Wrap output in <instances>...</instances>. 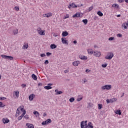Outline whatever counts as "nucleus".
I'll list each match as a JSON object with an SVG mask.
<instances>
[{"label":"nucleus","mask_w":128,"mask_h":128,"mask_svg":"<svg viewBox=\"0 0 128 128\" xmlns=\"http://www.w3.org/2000/svg\"><path fill=\"white\" fill-rule=\"evenodd\" d=\"M93 9H94V6H91L90 7L88 8V12H90V11L92 10Z\"/></svg>","instance_id":"obj_40"},{"label":"nucleus","mask_w":128,"mask_h":128,"mask_svg":"<svg viewBox=\"0 0 128 128\" xmlns=\"http://www.w3.org/2000/svg\"><path fill=\"white\" fill-rule=\"evenodd\" d=\"M22 110V106H20V108H18L16 112V115L20 116V110Z\"/></svg>","instance_id":"obj_27"},{"label":"nucleus","mask_w":128,"mask_h":128,"mask_svg":"<svg viewBox=\"0 0 128 128\" xmlns=\"http://www.w3.org/2000/svg\"><path fill=\"white\" fill-rule=\"evenodd\" d=\"M88 128H94L92 123L89 122L88 124Z\"/></svg>","instance_id":"obj_23"},{"label":"nucleus","mask_w":128,"mask_h":128,"mask_svg":"<svg viewBox=\"0 0 128 128\" xmlns=\"http://www.w3.org/2000/svg\"><path fill=\"white\" fill-rule=\"evenodd\" d=\"M34 114L36 116V118H38V116H40V113L38 112V111H34L33 112Z\"/></svg>","instance_id":"obj_28"},{"label":"nucleus","mask_w":128,"mask_h":128,"mask_svg":"<svg viewBox=\"0 0 128 128\" xmlns=\"http://www.w3.org/2000/svg\"><path fill=\"white\" fill-rule=\"evenodd\" d=\"M24 118H26V120H28V115H26L25 116H24Z\"/></svg>","instance_id":"obj_52"},{"label":"nucleus","mask_w":128,"mask_h":128,"mask_svg":"<svg viewBox=\"0 0 128 128\" xmlns=\"http://www.w3.org/2000/svg\"><path fill=\"white\" fill-rule=\"evenodd\" d=\"M80 64V62L79 60L74 61L72 62V64L74 66H78Z\"/></svg>","instance_id":"obj_14"},{"label":"nucleus","mask_w":128,"mask_h":128,"mask_svg":"<svg viewBox=\"0 0 128 128\" xmlns=\"http://www.w3.org/2000/svg\"><path fill=\"white\" fill-rule=\"evenodd\" d=\"M35 96H36V95H34V94H31L28 97L29 100L30 101L32 100L34 98Z\"/></svg>","instance_id":"obj_16"},{"label":"nucleus","mask_w":128,"mask_h":128,"mask_svg":"<svg viewBox=\"0 0 128 128\" xmlns=\"http://www.w3.org/2000/svg\"><path fill=\"white\" fill-rule=\"evenodd\" d=\"M43 116H46V112H44V114H43Z\"/></svg>","instance_id":"obj_61"},{"label":"nucleus","mask_w":128,"mask_h":128,"mask_svg":"<svg viewBox=\"0 0 128 128\" xmlns=\"http://www.w3.org/2000/svg\"><path fill=\"white\" fill-rule=\"evenodd\" d=\"M52 122V120L48 119L42 122V126H46V124H50Z\"/></svg>","instance_id":"obj_7"},{"label":"nucleus","mask_w":128,"mask_h":128,"mask_svg":"<svg viewBox=\"0 0 128 128\" xmlns=\"http://www.w3.org/2000/svg\"><path fill=\"white\" fill-rule=\"evenodd\" d=\"M44 88H45V90H52V87L50 86H45Z\"/></svg>","instance_id":"obj_34"},{"label":"nucleus","mask_w":128,"mask_h":128,"mask_svg":"<svg viewBox=\"0 0 128 128\" xmlns=\"http://www.w3.org/2000/svg\"><path fill=\"white\" fill-rule=\"evenodd\" d=\"M26 126H27V127L28 128H34V125L32 124H28V123H27L26 124Z\"/></svg>","instance_id":"obj_20"},{"label":"nucleus","mask_w":128,"mask_h":128,"mask_svg":"<svg viewBox=\"0 0 128 128\" xmlns=\"http://www.w3.org/2000/svg\"><path fill=\"white\" fill-rule=\"evenodd\" d=\"M118 2L120 3L124 2V0H118Z\"/></svg>","instance_id":"obj_57"},{"label":"nucleus","mask_w":128,"mask_h":128,"mask_svg":"<svg viewBox=\"0 0 128 128\" xmlns=\"http://www.w3.org/2000/svg\"><path fill=\"white\" fill-rule=\"evenodd\" d=\"M20 94V92L18 90L14 91V96H15V98H18Z\"/></svg>","instance_id":"obj_9"},{"label":"nucleus","mask_w":128,"mask_h":128,"mask_svg":"<svg viewBox=\"0 0 128 128\" xmlns=\"http://www.w3.org/2000/svg\"><path fill=\"white\" fill-rule=\"evenodd\" d=\"M82 82L84 84H86V82H88V80L84 78L82 80Z\"/></svg>","instance_id":"obj_49"},{"label":"nucleus","mask_w":128,"mask_h":128,"mask_svg":"<svg viewBox=\"0 0 128 128\" xmlns=\"http://www.w3.org/2000/svg\"><path fill=\"white\" fill-rule=\"evenodd\" d=\"M88 106H90V108H92V106H94V104H92V103H88Z\"/></svg>","instance_id":"obj_47"},{"label":"nucleus","mask_w":128,"mask_h":128,"mask_svg":"<svg viewBox=\"0 0 128 128\" xmlns=\"http://www.w3.org/2000/svg\"><path fill=\"white\" fill-rule=\"evenodd\" d=\"M116 36L118 38H122V35L121 34H116Z\"/></svg>","instance_id":"obj_46"},{"label":"nucleus","mask_w":128,"mask_h":128,"mask_svg":"<svg viewBox=\"0 0 128 128\" xmlns=\"http://www.w3.org/2000/svg\"><path fill=\"white\" fill-rule=\"evenodd\" d=\"M80 126L81 128H88V124H84L82 123H80Z\"/></svg>","instance_id":"obj_25"},{"label":"nucleus","mask_w":128,"mask_h":128,"mask_svg":"<svg viewBox=\"0 0 128 128\" xmlns=\"http://www.w3.org/2000/svg\"><path fill=\"white\" fill-rule=\"evenodd\" d=\"M14 10H16V12H18V10H20V8L18 6H15Z\"/></svg>","instance_id":"obj_39"},{"label":"nucleus","mask_w":128,"mask_h":128,"mask_svg":"<svg viewBox=\"0 0 128 128\" xmlns=\"http://www.w3.org/2000/svg\"><path fill=\"white\" fill-rule=\"evenodd\" d=\"M20 110L22 112H23L22 114V116H24V114H26V110H24V107L20 109Z\"/></svg>","instance_id":"obj_18"},{"label":"nucleus","mask_w":128,"mask_h":128,"mask_svg":"<svg viewBox=\"0 0 128 128\" xmlns=\"http://www.w3.org/2000/svg\"><path fill=\"white\" fill-rule=\"evenodd\" d=\"M70 18V15L68 14H66L64 17V20H66V18Z\"/></svg>","instance_id":"obj_36"},{"label":"nucleus","mask_w":128,"mask_h":128,"mask_svg":"<svg viewBox=\"0 0 128 128\" xmlns=\"http://www.w3.org/2000/svg\"><path fill=\"white\" fill-rule=\"evenodd\" d=\"M0 108H4V104L2 102H0Z\"/></svg>","instance_id":"obj_41"},{"label":"nucleus","mask_w":128,"mask_h":128,"mask_svg":"<svg viewBox=\"0 0 128 128\" xmlns=\"http://www.w3.org/2000/svg\"><path fill=\"white\" fill-rule=\"evenodd\" d=\"M46 56H52V53H50V52H46Z\"/></svg>","instance_id":"obj_51"},{"label":"nucleus","mask_w":128,"mask_h":128,"mask_svg":"<svg viewBox=\"0 0 128 128\" xmlns=\"http://www.w3.org/2000/svg\"><path fill=\"white\" fill-rule=\"evenodd\" d=\"M12 34L14 36L18 34V30L14 29L12 31Z\"/></svg>","instance_id":"obj_19"},{"label":"nucleus","mask_w":128,"mask_h":128,"mask_svg":"<svg viewBox=\"0 0 128 128\" xmlns=\"http://www.w3.org/2000/svg\"><path fill=\"white\" fill-rule=\"evenodd\" d=\"M78 8V6H76V4L74 3H72L70 4V5L68 6V8L69 10H70V8Z\"/></svg>","instance_id":"obj_8"},{"label":"nucleus","mask_w":128,"mask_h":128,"mask_svg":"<svg viewBox=\"0 0 128 128\" xmlns=\"http://www.w3.org/2000/svg\"><path fill=\"white\" fill-rule=\"evenodd\" d=\"M82 100V97H78V98H77V102H80V100Z\"/></svg>","instance_id":"obj_45"},{"label":"nucleus","mask_w":128,"mask_h":128,"mask_svg":"<svg viewBox=\"0 0 128 128\" xmlns=\"http://www.w3.org/2000/svg\"><path fill=\"white\" fill-rule=\"evenodd\" d=\"M120 14H118V15H117V17H118V18H120Z\"/></svg>","instance_id":"obj_63"},{"label":"nucleus","mask_w":128,"mask_h":128,"mask_svg":"<svg viewBox=\"0 0 128 128\" xmlns=\"http://www.w3.org/2000/svg\"><path fill=\"white\" fill-rule=\"evenodd\" d=\"M94 20H98V17L97 16H96L94 18Z\"/></svg>","instance_id":"obj_62"},{"label":"nucleus","mask_w":128,"mask_h":128,"mask_svg":"<svg viewBox=\"0 0 128 128\" xmlns=\"http://www.w3.org/2000/svg\"><path fill=\"white\" fill-rule=\"evenodd\" d=\"M62 42L63 44H68V40H66V38H61Z\"/></svg>","instance_id":"obj_6"},{"label":"nucleus","mask_w":128,"mask_h":128,"mask_svg":"<svg viewBox=\"0 0 128 128\" xmlns=\"http://www.w3.org/2000/svg\"><path fill=\"white\" fill-rule=\"evenodd\" d=\"M112 6L114 8H116V10H120V5L118 4H112Z\"/></svg>","instance_id":"obj_12"},{"label":"nucleus","mask_w":128,"mask_h":128,"mask_svg":"<svg viewBox=\"0 0 128 128\" xmlns=\"http://www.w3.org/2000/svg\"><path fill=\"white\" fill-rule=\"evenodd\" d=\"M102 68H106L108 66V64H102Z\"/></svg>","instance_id":"obj_42"},{"label":"nucleus","mask_w":128,"mask_h":128,"mask_svg":"<svg viewBox=\"0 0 128 128\" xmlns=\"http://www.w3.org/2000/svg\"><path fill=\"white\" fill-rule=\"evenodd\" d=\"M115 114H119V116H120V114H122V112L120 111V110H116L115 112Z\"/></svg>","instance_id":"obj_30"},{"label":"nucleus","mask_w":128,"mask_h":128,"mask_svg":"<svg viewBox=\"0 0 128 128\" xmlns=\"http://www.w3.org/2000/svg\"><path fill=\"white\" fill-rule=\"evenodd\" d=\"M79 58L81 59L82 60H88V56L84 55H80Z\"/></svg>","instance_id":"obj_11"},{"label":"nucleus","mask_w":128,"mask_h":128,"mask_svg":"<svg viewBox=\"0 0 128 128\" xmlns=\"http://www.w3.org/2000/svg\"><path fill=\"white\" fill-rule=\"evenodd\" d=\"M23 48L24 50H28V44L26 42L24 43L23 46Z\"/></svg>","instance_id":"obj_17"},{"label":"nucleus","mask_w":128,"mask_h":128,"mask_svg":"<svg viewBox=\"0 0 128 128\" xmlns=\"http://www.w3.org/2000/svg\"><path fill=\"white\" fill-rule=\"evenodd\" d=\"M69 70H66L64 71V74H68V72Z\"/></svg>","instance_id":"obj_58"},{"label":"nucleus","mask_w":128,"mask_h":128,"mask_svg":"<svg viewBox=\"0 0 128 128\" xmlns=\"http://www.w3.org/2000/svg\"><path fill=\"white\" fill-rule=\"evenodd\" d=\"M0 100H6V98L4 97H1V98H0Z\"/></svg>","instance_id":"obj_50"},{"label":"nucleus","mask_w":128,"mask_h":128,"mask_svg":"<svg viewBox=\"0 0 128 128\" xmlns=\"http://www.w3.org/2000/svg\"><path fill=\"white\" fill-rule=\"evenodd\" d=\"M43 16L44 18H50V16H52V13L49 12L48 14H44Z\"/></svg>","instance_id":"obj_15"},{"label":"nucleus","mask_w":128,"mask_h":128,"mask_svg":"<svg viewBox=\"0 0 128 128\" xmlns=\"http://www.w3.org/2000/svg\"><path fill=\"white\" fill-rule=\"evenodd\" d=\"M2 122L3 124H8L10 122V120L8 119V118H3Z\"/></svg>","instance_id":"obj_13"},{"label":"nucleus","mask_w":128,"mask_h":128,"mask_svg":"<svg viewBox=\"0 0 128 128\" xmlns=\"http://www.w3.org/2000/svg\"><path fill=\"white\" fill-rule=\"evenodd\" d=\"M126 2V4H128V0H125Z\"/></svg>","instance_id":"obj_64"},{"label":"nucleus","mask_w":128,"mask_h":128,"mask_svg":"<svg viewBox=\"0 0 128 128\" xmlns=\"http://www.w3.org/2000/svg\"><path fill=\"white\" fill-rule=\"evenodd\" d=\"M69 102H74V98H71L69 100Z\"/></svg>","instance_id":"obj_37"},{"label":"nucleus","mask_w":128,"mask_h":128,"mask_svg":"<svg viewBox=\"0 0 128 128\" xmlns=\"http://www.w3.org/2000/svg\"><path fill=\"white\" fill-rule=\"evenodd\" d=\"M68 32L66 31L63 32L62 33V36H68Z\"/></svg>","instance_id":"obj_22"},{"label":"nucleus","mask_w":128,"mask_h":128,"mask_svg":"<svg viewBox=\"0 0 128 128\" xmlns=\"http://www.w3.org/2000/svg\"><path fill=\"white\" fill-rule=\"evenodd\" d=\"M50 48L52 50H54V48H56V45L55 44H52L50 46Z\"/></svg>","instance_id":"obj_26"},{"label":"nucleus","mask_w":128,"mask_h":128,"mask_svg":"<svg viewBox=\"0 0 128 128\" xmlns=\"http://www.w3.org/2000/svg\"><path fill=\"white\" fill-rule=\"evenodd\" d=\"M106 102H107L108 104L110 103V100L107 99V100H106Z\"/></svg>","instance_id":"obj_54"},{"label":"nucleus","mask_w":128,"mask_h":128,"mask_svg":"<svg viewBox=\"0 0 128 128\" xmlns=\"http://www.w3.org/2000/svg\"><path fill=\"white\" fill-rule=\"evenodd\" d=\"M98 110H102V104H98Z\"/></svg>","instance_id":"obj_35"},{"label":"nucleus","mask_w":128,"mask_h":128,"mask_svg":"<svg viewBox=\"0 0 128 128\" xmlns=\"http://www.w3.org/2000/svg\"><path fill=\"white\" fill-rule=\"evenodd\" d=\"M54 92H56V95L62 94V92L58 91V90H55Z\"/></svg>","instance_id":"obj_24"},{"label":"nucleus","mask_w":128,"mask_h":128,"mask_svg":"<svg viewBox=\"0 0 128 128\" xmlns=\"http://www.w3.org/2000/svg\"><path fill=\"white\" fill-rule=\"evenodd\" d=\"M88 52L89 54H94V50L92 49H88Z\"/></svg>","instance_id":"obj_29"},{"label":"nucleus","mask_w":128,"mask_h":128,"mask_svg":"<svg viewBox=\"0 0 128 128\" xmlns=\"http://www.w3.org/2000/svg\"><path fill=\"white\" fill-rule=\"evenodd\" d=\"M116 102V98H112V99H110V102L112 104V102Z\"/></svg>","instance_id":"obj_32"},{"label":"nucleus","mask_w":128,"mask_h":128,"mask_svg":"<svg viewBox=\"0 0 128 128\" xmlns=\"http://www.w3.org/2000/svg\"><path fill=\"white\" fill-rule=\"evenodd\" d=\"M74 42V44H77V42H76V40H74V42Z\"/></svg>","instance_id":"obj_60"},{"label":"nucleus","mask_w":128,"mask_h":128,"mask_svg":"<svg viewBox=\"0 0 128 128\" xmlns=\"http://www.w3.org/2000/svg\"><path fill=\"white\" fill-rule=\"evenodd\" d=\"M22 88H26V84H22Z\"/></svg>","instance_id":"obj_56"},{"label":"nucleus","mask_w":128,"mask_h":128,"mask_svg":"<svg viewBox=\"0 0 128 128\" xmlns=\"http://www.w3.org/2000/svg\"><path fill=\"white\" fill-rule=\"evenodd\" d=\"M32 78H33V80H38V77H36V74H32Z\"/></svg>","instance_id":"obj_31"},{"label":"nucleus","mask_w":128,"mask_h":128,"mask_svg":"<svg viewBox=\"0 0 128 128\" xmlns=\"http://www.w3.org/2000/svg\"><path fill=\"white\" fill-rule=\"evenodd\" d=\"M1 56L2 58H5L6 60H14V57L11 56L2 55Z\"/></svg>","instance_id":"obj_5"},{"label":"nucleus","mask_w":128,"mask_h":128,"mask_svg":"<svg viewBox=\"0 0 128 128\" xmlns=\"http://www.w3.org/2000/svg\"><path fill=\"white\" fill-rule=\"evenodd\" d=\"M87 122H88V121H87V120H86L85 122H84V121H82V122H81V124H86Z\"/></svg>","instance_id":"obj_48"},{"label":"nucleus","mask_w":128,"mask_h":128,"mask_svg":"<svg viewBox=\"0 0 128 128\" xmlns=\"http://www.w3.org/2000/svg\"><path fill=\"white\" fill-rule=\"evenodd\" d=\"M22 118H24V116H22V115L20 116H18V120H21Z\"/></svg>","instance_id":"obj_44"},{"label":"nucleus","mask_w":128,"mask_h":128,"mask_svg":"<svg viewBox=\"0 0 128 128\" xmlns=\"http://www.w3.org/2000/svg\"><path fill=\"white\" fill-rule=\"evenodd\" d=\"M94 56H96V58H100V56H102V52L100 51H96L94 52Z\"/></svg>","instance_id":"obj_4"},{"label":"nucleus","mask_w":128,"mask_h":128,"mask_svg":"<svg viewBox=\"0 0 128 128\" xmlns=\"http://www.w3.org/2000/svg\"><path fill=\"white\" fill-rule=\"evenodd\" d=\"M80 12H76L75 14L72 16V18H80Z\"/></svg>","instance_id":"obj_21"},{"label":"nucleus","mask_w":128,"mask_h":128,"mask_svg":"<svg viewBox=\"0 0 128 128\" xmlns=\"http://www.w3.org/2000/svg\"><path fill=\"white\" fill-rule=\"evenodd\" d=\"M111 88L112 85L110 84L104 85L101 88V89L102 90H110Z\"/></svg>","instance_id":"obj_1"},{"label":"nucleus","mask_w":128,"mask_h":128,"mask_svg":"<svg viewBox=\"0 0 128 128\" xmlns=\"http://www.w3.org/2000/svg\"><path fill=\"white\" fill-rule=\"evenodd\" d=\"M82 22L84 24H88V20L86 19L83 20Z\"/></svg>","instance_id":"obj_38"},{"label":"nucleus","mask_w":128,"mask_h":128,"mask_svg":"<svg viewBox=\"0 0 128 128\" xmlns=\"http://www.w3.org/2000/svg\"><path fill=\"white\" fill-rule=\"evenodd\" d=\"M122 26V28H124V30H126L128 27V20L126 22L123 23Z\"/></svg>","instance_id":"obj_10"},{"label":"nucleus","mask_w":128,"mask_h":128,"mask_svg":"<svg viewBox=\"0 0 128 128\" xmlns=\"http://www.w3.org/2000/svg\"><path fill=\"white\" fill-rule=\"evenodd\" d=\"M40 56H41V58H44V57L46 56V54H40Z\"/></svg>","instance_id":"obj_53"},{"label":"nucleus","mask_w":128,"mask_h":128,"mask_svg":"<svg viewBox=\"0 0 128 128\" xmlns=\"http://www.w3.org/2000/svg\"><path fill=\"white\" fill-rule=\"evenodd\" d=\"M48 64V60H46L44 62V64Z\"/></svg>","instance_id":"obj_55"},{"label":"nucleus","mask_w":128,"mask_h":128,"mask_svg":"<svg viewBox=\"0 0 128 128\" xmlns=\"http://www.w3.org/2000/svg\"><path fill=\"white\" fill-rule=\"evenodd\" d=\"M97 14H98V16H104V14H102V12L100 11H98L97 12Z\"/></svg>","instance_id":"obj_33"},{"label":"nucleus","mask_w":128,"mask_h":128,"mask_svg":"<svg viewBox=\"0 0 128 128\" xmlns=\"http://www.w3.org/2000/svg\"><path fill=\"white\" fill-rule=\"evenodd\" d=\"M114 58V53L112 52H109L106 56H105L106 60H110Z\"/></svg>","instance_id":"obj_2"},{"label":"nucleus","mask_w":128,"mask_h":128,"mask_svg":"<svg viewBox=\"0 0 128 128\" xmlns=\"http://www.w3.org/2000/svg\"><path fill=\"white\" fill-rule=\"evenodd\" d=\"M108 40H114V37H110V38H109Z\"/></svg>","instance_id":"obj_43"},{"label":"nucleus","mask_w":128,"mask_h":128,"mask_svg":"<svg viewBox=\"0 0 128 128\" xmlns=\"http://www.w3.org/2000/svg\"><path fill=\"white\" fill-rule=\"evenodd\" d=\"M90 72V70L88 69H86V72Z\"/></svg>","instance_id":"obj_59"},{"label":"nucleus","mask_w":128,"mask_h":128,"mask_svg":"<svg viewBox=\"0 0 128 128\" xmlns=\"http://www.w3.org/2000/svg\"><path fill=\"white\" fill-rule=\"evenodd\" d=\"M36 30L38 34H40V36H44L45 33H44V30H42V28L40 27H38L37 28Z\"/></svg>","instance_id":"obj_3"}]
</instances>
